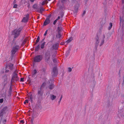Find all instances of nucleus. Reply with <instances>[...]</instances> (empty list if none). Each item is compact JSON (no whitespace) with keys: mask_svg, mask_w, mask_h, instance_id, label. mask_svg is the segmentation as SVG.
Instances as JSON below:
<instances>
[{"mask_svg":"<svg viewBox=\"0 0 124 124\" xmlns=\"http://www.w3.org/2000/svg\"><path fill=\"white\" fill-rule=\"evenodd\" d=\"M105 37V35L103 34L102 36V38L101 39L98 35H97L96 37L95 38V47L96 49H97V46L98 45L101 46L103 44Z\"/></svg>","mask_w":124,"mask_h":124,"instance_id":"obj_1","label":"nucleus"},{"mask_svg":"<svg viewBox=\"0 0 124 124\" xmlns=\"http://www.w3.org/2000/svg\"><path fill=\"white\" fill-rule=\"evenodd\" d=\"M19 80V78L18 77L16 70L13 73L12 76V78L11 80V83L15 82Z\"/></svg>","mask_w":124,"mask_h":124,"instance_id":"obj_2","label":"nucleus"},{"mask_svg":"<svg viewBox=\"0 0 124 124\" xmlns=\"http://www.w3.org/2000/svg\"><path fill=\"white\" fill-rule=\"evenodd\" d=\"M22 29V28L20 27L18 29H15L12 33V34L14 35V38H16L19 36Z\"/></svg>","mask_w":124,"mask_h":124,"instance_id":"obj_3","label":"nucleus"},{"mask_svg":"<svg viewBox=\"0 0 124 124\" xmlns=\"http://www.w3.org/2000/svg\"><path fill=\"white\" fill-rule=\"evenodd\" d=\"M19 48V46L17 45H14L13 47L12 50L11 51V55L12 56L15 54Z\"/></svg>","mask_w":124,"mask_h":124,"instance_id":"obj_4","label":"nucleus"},{"mask_svg":"<svg viewBox=\"0 0 124 124\" xmlns=\"http://www.w3.org/2000/svg\"><path fill=\"white\" fill-rule=\"evenodd\" d=\"M50 56V52L48 50L45 53V58L46 62H47L49 60Z\"/></svg>","mask_w":124,"mask_h":124,"instance_id":"obj_5","label":"nucleus"},{"mask_svg":"<svg viewBox=\"0 0 124 124\" xmlns=\"http://www.w3.org/2000/svg\"><path fill=\"white\" fill-rule=\"evenodd\" d=\"M44 90L43 89L40 88L38 91L37 95L38 96V98L39 99L40 98H42L44 93Z\"/></svg>","mask_w":124,"mask_h":124,"instance_id":"obj_6","label":"nucleus"},{"mask_svg":"<svg viewBox=\"0 0 124 124\" xmlns=\"http://www.w3.org/2000/svg\"><path fill=\"white\" fill-rule=\"evenodd\" d=\"M42 59V56L41 55H37L34 59V61L35 62H39Z\"/></svg>","mask_w":124,"mask_h":124,"instance_id":"obj_7","label":"nucleus"},{"mask_svg":"<svg viewBox=\"0 0 124 124\" xmlns=\"http://www.w3.org/2000/svg\"><path fill=\"white\" fill-rule=\"evenodd\" d=\"M51 74L53 77L56 76L57 75L58 71L57 70L56 67H54Z\"/></svg>","mask_w":124,"mask_h":124,"instance_id":"obj_8","label":"nucleus"},{"mask_svg":"<svg viewBox=\"0 0 124 124\" xmlns=\"http://www.w3.org/2000/svg\"><path fill=\"white\" fill-rule=\"evenodd\" d=\"M8 111V107L6 106L4 107L1 110V112L0 113V116H2L4 113H6Z\"/></svg>","mask_w":124,"mask_h":124,"instance_id":"obj_9","label":"nucleus"},{"mask_svg":"<svg viewBox=\"0 0 124 124\" xmlns=\"http://www.w3.org/2000/svg\"><path fill=\"white\" fill-rule=\"evenodd\" d=\"M51 16V15H50L47 16V18L46 19L43 25L44 26H46L50 23V18Z\"/></svg>","mask_w":124,"mask_h":124,"instance_id":"obj_10","label":"nucleus"},{"mask_svg":"<svg viewBox=\"0 0 124 124\" xmlns=\"http://www.w3.org/2000/svg\"><path fill=\"white\" fill-rule=\"evenodd\" d=\"M29 15L28 14H27L26 15H25V17H24L22 20V22L24 23H25L28 21L29 18Z\"/></svg>","mask_w":124,"mask_h":124,"instance_id":"obj_11","label":"nucleus"},{"mask_svg":"<svg viewBox=\"0 0 124 124\" xmlns=\"http://www.w3.org/2000/svg\"><path fill=\"white\" fill-rule=\"evenodd\" d=\"M58 47V43H56L55 44L53 45L52 46V50H57Z\"/></svg>","mask_w":124,"mask_h":124,"instance_id":"obj_12","label":"nucleus"},{"mask_svg":"<svg viewBox=\"0 0 124 124\" xmlns=\"http://www.w3.org/2000/svg\"><path fill=\"white\" fill-rule=\"evenodd\" d=\"M54 87V85L52 83L49 84V85L48 86L50 90L53 89Z\"/></svg>","mask_w":124,"mask_h":124,"instance_id":"obj_13","label":"nucleus"},{"mask_svg":"<svg viewBox=\"0 0 124 124\" xmlns=\"http://www.w3.org/2000/svg\"><path fill=\"white\" fill-rule=\"evenodd\" d=\"M13 65L12 64H10L8 66V68L10 70H13Z\"/></svg>","mask_w":124,"mask_h":124,"instance_id":"obj_14","label":"nucleus"},{"mask_svg":"<svg viewBox=\"0 0 124 124\" xmlns=\"http://www.w3.org/2000/svg\"><path fill=\"white\" fill-rule=\"evenodd\" d=\"M105 22L106 21L105 19H102L100 22V23L101 25H103L105 24Z\"/></svg>","mask_w":124,"mask_h":124,"instance_id":"obj_15","label":"nucleus"},{"mask_svg":"<svg viewBox=\"0 0 124 124\" xmlns=\"http://www.w3.org/2000/svg\"><path fill=\"white\" fill-rule=\"evenodd\" d=\"M50 98L52 100H53L56 98V97L53 95H51Z\"/></svg>","mask_w":124,"mask_h":124,"instance_id":"obj_16","label":"nucleus"},{"mask_svg":"<svg viewBox=\"0 0 124 124\" xmlns=\"http://www.w3.org/2000/svg\"><path fill=\"white\" fill-rule=\"evenodd\" d=\"M46 67H43L42 68L41 70V71H42L44 73H45L46 72Z\"/></svg>","mask_w":124,"mask_h":124,"instance_id":"obj_17","label":"nucleus"},{"mask_svg":"<svg viewBox=\"0 0 124 124\" xmlns=\"http://www.w3.org/2000/svg\"><path fill=\"white\" fill-rule=\"evenodd\" d=\"M6 91L4 93V96H5L6 98H7V99H8L11 96V95H10L9 94H8V95L7 96V97H6Z\"/></svg>","mask_w":124,"mask_h":124,"instance_id":"obj_18","label":"nucleus"},{"mask_svg":"<svg viewBox=\"0 0 124 124\" xmlns=\"http://www.w3.org/2000/svg\"><path fill=\"white\" fill-rule=\"evenodd\" d=\"M40 47V46L39 45H38L37 46L35 47V51L36 52L37 51H38Z\"/></svg>","mask_w":124,"mask_h":124,"instance_id":"obj_19","label":"nucleus"},{"mask_svg":"<svg viewBox=\"0 0 124 124\" xmlns=\"http://www.w3.org/2000/svg\"><path fill=\"white\" fill-rule=\"evenodd\" d=\"M46 42H44L41 44L40 46L41 49H43L44 47V46L45 45Z\"/></svg>","mask_w":124,"mask_h":124,"instance_id":"obj_20","label":"nucleus"},{"mask_svg":"<svg viewBox=\"0 0 124 124\" xmlns=\"http://www.w3.org/2000/svg\"><path fill=\"white\" fill-rule=\"evenodd\" d=\"M8 82V81L6 80H5L3 82V84L4 87H5Z\"/></svg>","mask_w":124,"mask_h":124,"instance_id":"obj_21","label":"nucleus"},{"mask_svg":"<svg viewBox=\"0 0 124 124\" xmlns=\"http://www.w3.org/2000/svg\"><path fill=\"white\" fill-rule=\"evenodd\" d=\"M46 85V83H43L41 86L40 88L42 89H43L44 87H45Z\"/></svg>","mask_w":124,"mask_h":124,"instance_id":"obj_22","label":"nucleus"},{"mask_svg":"<svg viewBox=\"0 0 124 124\" xmlns=\"http://www.w3.org/2000/svg\"><path fill=\"white\" fill-rule=\"evenodd\" d=\"M39 39H40L39 37V36H38L37 37V39L36 40V42L35 43V45H36V44H37L39 42Z\"/></svg>","mask_w":124,"mask_h":124,"instance_id":"obj_23","label":"nucleus"},{"mask_svg":"<svg viewBox=\"0 0 124 124\" xmlns=\"http://www.w3.org/2000/svg\"><path fill=\"white\" fill-rule=\"evenodd\" d=\"M48 2L47 1V0H46L43 1L42 3V5H44L45 4L47 3Z\"/></svg>","mask_w":124,"mask_h":124,"instance_id":"obj_24","label":"nucleus"},{"mask_svg":"<svg viewBox=\"0 0 124 124\" xmlns=\"http://www.w3.org/2000/svg\"><path fill=\"white\" fill-rule=\"evenodd\" d=\"M72 40V39L71 38H70L69 39H68L66 41V43H67V44H68L70 42H71Z\"/></svg>","mask_w":124,"mask_h":124,"instance_id":"obj_25","label":"nucleus"},{"mask_svg":"<svg viewBox=\"0 0 124 124\" xmlns=\"http://www.w3.org/2000/svg\"><path fill=\"white\" fill-rule=\"evenodd\" d=\"M109 25L110 26L108 27V30H110L112 27V23H109Z\"/></svg>","mask_w":124,"mask_h":124,"instance_id":"obj_26","label":"nucleus"},{"mask_svg":"<svg viewBox=\"0 0 124 124\" xmlns=\"http://www.w3.org/2000/svg\"><path fill=\"white\" fill-rule=\"evenodd\" d=\"M120 23H122L123 25L124 24V20L123 19H122L121 17H120Z\"/></svg>","mask_w":124,"mask_h":124,"instance_id":"obj_27","label":"nucleus"},{"mask_svg":"<svg viewBox=\"0 0 124 124\" xmlns=\"http://www.w3.org/2000/svg\"><path fill=\"white\" fill-rule=\"evenodd\" d=\"M37 73V71L36 69L34 70L32 72V74L33 75H34Z\"/></svg>","mask_w":124,"mask_h":124,"instance_id":"obj_28","label":"nucleus"},{"mask_svg":"<svg viewBox=\"0 0 124 124\" xmlns=\"http://www.w3.org/2000/svg\"><path fill=\"white\" fill-rule=\"evenodd\" d=\"M54 36H53L52 39V40H51L49 42H48L47 44H48L49 43V42H51L52 43H53V42L54 41Z\"/></svg>","mask_w":124,"mask_h":124,"instance_id":"obj_29","label":"nucleus"},{"mask_svg":"<svg viewBox=\"0 0 124 124\" xmlns=\"http://www.w3.org/2000/svg\"><path fill=\"white\" fill-rule=\"evenodd\" d=\"M37 5L36 4H35L33 6L32 8L34 9H37Z\"/></svg>","mask_w":124,"mask_h":124,"instance_id":"obj_30","label":"nucleus"},{"mask_svg":"<svg viewBox=\"0 0 124 124\" xmlns=\"http://www.w3.org/2000/svg\"><path fill=\"white\" fill-rule=\"evenodd\" d=\"M62 97H63V96H62V95L61 96V97L60 98V100H59V101H58V103H59V104H60V103L62 98Z\"/></svg>","mask_w":124,"mask_h":124,"instance_id":"obj_31","label":"nucleus"},{"mask_svg":"<svg viewBox=\"0 0 124 124\" xmlns=\"http://www.w3.org/2000/svg\"><path fill=\"white\" fill-rule=\"evenodd\" d=\"M62 35L61 34H58L56 35V36L57 37H58V38H60L62 36Z\"/></svg>","mask_w":124,"mask_h":124,"instance_id":"obj_32","label":"nucleus"},{"mask_svg":"<svg viewBox=\"0 0 124 124\" xmlns=\"http://www.w3.org/2000/svg\"><path fill=\"white\" fill-rule=\"evenodd\" d=\"M30 95L29 96L30 97V99H33V96L32 94H30Z\"/></svg>","mask_w":124,"mask_h":124,"instance_id":"obj_33","label":"nucleus"},{"mask_svg":"<svg viewBox=\"0 0 124 124\" xmlns=\"http://www.w3.org/2000/svg\"><path fill=\"white\" fill-rule=\"evenodd\" d=\"M68 71L70 72H71L72 70V69L70 67H69L68 68Z\"/></svg>","mask_w":124,"mask_h":124,"instance_id":"obj_34","label":"nucleus"},{"mask_svg":"<svg viewBox=\"0 0 124 124\" xmlns=\"http://www.w3.org/2000/svg\"><path fill=\"white\" fill-rule=\"evenodd\" d=\"M45 10V9H44L42 7H41L40 8V11H43Z\"/></svg>","mask_w":124,"mask_h":124,"instance_id":"obj_35","label":"nucleus"},{"mask_svg":"<svg viewBox=\"0 0 124 124\" xmlns=\"http://www.w3.org/2000/svg\"><path fill=\"white\" fill-rule=\"evenodd\" d=\"M62 28H60L59 27H58L57 28V29L58 30V31H61L62 30Z\"/></svg>","mask_w":124,"mask_h":124,"instance_id":"obj_36","label":"nucleus"},{"mask_svg":"<svg viewBox=\"0 0 124 124\" xmlns=\"http://www.w3.org/2000/svg\"><path fill=\"white\" fill-rule=\"evenodd\" d=\"M26 39H24L23 42L22 44L23 45H24L26 43Z\"/></svg>","mask_w":124,"mask_h":124,"instance_id":"obj_37","label":"nucleus"},{"mask_svg":"<svg viewBox=\"0 0 124 124\" xmlns=\"http://www.w3.org/2000/svg\"><path fill=\"white\" fill-rule=\"evenodd\" d=\"M48 30H47L45 32V33L44 34V36H46V34L47 33Z\"/></svg>","mask_w":124,"mask_h":124,"instance_id":"obj_38","label":"nucleus"},{"mask_svg":"<svg viewBox=\"0 0 124 124\" xmlns=\"http://www.w3.org/2000/svg\"><path fill=\"white\" fill-rule=\"evenodd\" d=\"M17 4H15L13 6L14 8H16L17 7Z\"/></svg>","mask_w":124,"mask_h":124,"instance_id":"obj_39","label":"nucleus"},{"mask_svg":"<svg viewBox=\"0 0 124 124\" xmlns=\"http://www.w3.org/2000/svg\"><path fill=\"white\" fill-rule=\"evenodd\" d=\"M28 100H26L24 102V104H26V103H28Z\"/></svg>","mask_w":124,"mask_h":124,"instance_id":"obj_40","label":"nucleus"},{"mask_svg":"<svg viewBox=\"0 0 124 124\" xmlns=\"http://www.w3.org/2000/svg\"><path fill=\"white\" fill-rule=\"evenodd\" d=\"M52 59H53V61L54 62H56V59L55 58H52Z\"/></svg>","mask_w":124,"mask_h":124,"instance_id":"obj_41","label":"nucleus"},{"mask_svg":"<svg viewBox=\"0 0 124 124\" xmlns=\"http://www.w3.org/2000/svg\"><path fill=\"white\" fill-rule=\"evenodd\" d=\"M61 2L62 3H64L66 2V0H61Z\"/></svg>","mask_w":124,"mask_h":124,"instance_id":"obj_42","label":"nucleus"},{"mask_svg":"<svg viewBox=\"0 0 124 124\" xmlns=\"http://www.w3.org/2000/svg\"><path fill=\"white\" fill-rule=\"evenodd\" d=\"M3 99H0V103H2L3 102Z\"/></svg>","mask_w":124,"mask_h":124,"instance_id":"obj_43","label":"nucleus"},{"mask_svg":"<svg viewBox=\"0 0 124 124\" xmlns=\"http://www.w3.org/2000/svg\"><path fill=\"white\" fill-rule=\"evenodd\" d=\"M57 21L56 20V19L55 20H54L53 22V24L54 25H55Z\"/></svg>","mask_w":124,"mask_h":124,"instance_id":"obj_44","label":"nucleus"},{"mask_svg":"<svg viewBox=\"0 0 124 124\" xmlns=\"http://www.w3.org/2000/svg\"><path fill=\"white\" fill-rule=\"evenodd\" d=\"M24 78H21L20 79V81L22 82L24 81Z\"/></svg>","mask_w":124,"mask_h":124,"instance_id":"obj_45","label":"nucleus"},{"mask_svg":"<svg viewBox=\"0 0 124 124\" xmlns=\"http://www.w3.org/2000/svg\"><path fill=\"white\" fill-rule=\"evenodd\" d=\"M12 88L11 86H10V88H9V91H12Z\"/></svg>","mask_w":124,"mask_h":124,"instance_id":"obj_46","label":"nucleus"},{"mask_svg":"<svg viewBox=\"0 0 124 124\" xmlns=\"http://www.w3.org/2000/svg\"><path fill=\"white\" fill-rule=\"evenodd\" d=\"M11 91H9L8 94H9L10 95H11Z\"/></svg>","mask_w":124,"mask_h":124,"instance_id":"obj_47","label":"nucleus"},{"mask_svg":"<svg viewBox=\"0 0 124 124\" xmlns=\"http://www.w3.org/2000/svg\"><path fill=\"white\" fill-rule=\"evenodd\" d=\"M20 123L23 124L24 123V122L23 120H21L20 121Z\"/></svg>","mask_w":124,"mask_h":124,"instance_id":"obj_48","label":"nucleus"},{"mask_svg":"<svg viewBox=\"0 0 124 124\" xmlns=\"http://www.w3.org/2000/svg\"><path fill=\"white\" fill-rule=\"evenodd\" d=\"M9 70H6L5 71V72L6 73H7L9 72Z\"/></svg>","mask_w":124,"mask_h":124,"instance_id":"obj_49","label":"nucleus"},{"mask_svg":"<svg viewBox=\"0 0 124 124\" xmlns=\"http://www.w3.org/2000/svg\"><path fill=\"white\" fill-rule=\"evenodd\" d=\"M85 13H86V11H84L83 13L82 14L83 16L85 14Z\"/></svg>","mask_w":124,"mask_h":124,"instance_id":"obj_50","label":"nucleus"},{"mask_svg":"<svg viewBox=\"0 0 124 124\" xmlns=\"http://www.w3.org/2000/svg\"><path fill=\"white\" fill-rule=\"evenodd\" d=\"M6 122V120L5 119L3 121V123H5Z\"/></svg>","mask_w":124,"mask_h":124,"instance_id":"obj_51","label":"nucleus"},{"mask_svg":"<svg viewBox=\"0 0 124 124\" xmlns=\"http://www.w3.org/2000/svg\"><path fill=\"white\" fill-rule=\"evenodd\" d=\"M55 57V55H54V54H53V55H52V57L53 58H54V57Z\"/></svg>","mask_w":124,"mask_h":124,"instance_id":"obj_52","label":"nucleus"},{"mask_svg":"<svg viewBox=\"0 0 124 124\" xmlns=\"http://www.w3.org/2000/svg\"><path fill=\"white\" fill-rule=\"evenodd\" d=\"M60 18V17L59 16L56 19V20L58 21L59 19Z\"/></svg>","mask_w":124,"mask_h":124,"instance_id":"obj_53","label":"nucleus"},{"mask_svg":"<svg viewBox=\"0 0 124 124\" xmlns=\"http://www.w3.org/2000/svg\"><path fill=\"white\" fill-rule=\"evenodd\" d=\"M122 2L123 3H124V0H122ZM123 10H124V6H123Z\"/></svg>","mask_w":124,"mask_h":124,"instance_id":"obj_54","label":"nucleus"},{"mask_svg":"<svg viewBox=\"0 0 124 124\" xmlns=\"http://www.w3.org/2000/svg\"><path fill=\"white\" fill-rule=\"evenodd\" d=\"M31 100V103H32L33 102V99H30Z\"/></svg>","mask_w":124,"mask_h":124,"instance_id":"obj_55","label":"nucleus"},{"mask_svg":"<svg viewBox=\"0 0 124 124\" xmlns=\"http://www.w3.org/2000/svg\"><path fill=\"white\" fill-rule=\"evenodd\" d=\"M38 12L41 14H42V11H38Z\"/></svg>","mask_w":124,"mask_h":124,"instance_id":"obj_56","label":"nucleus"},{"mask_svg":"<svg viewBox=\"0 0 124 124\" xmlns=\"http://www.w3.org/2000/svg\"><path fill=\"white\" fill-rule=\"evenodd\" d=\"M58 34H61V31H58Z\"/></svg>","mask_w":124,"mask_h":124,"instance_id":"obj_57","label":"nucleus"},{"mask_svg":"<svg viewBox=\"0 0 124 124\" xmlns=\"http://www.w3.org/2000/svg\"><path fill=\"white\" fill-rule=\"evenodd\" d=\"M35 0H30V1L31 2H33Z\"/></svg>","mask_w":124,"mask_h":124,"instance_id":"obj_58","label":"nucleus"},{"mask_svg":"<svg viewBox=\"0 0 124 124\" xmlns=\"http://www.w3.org/2000/svg\"><path fill=\"white\" fill-rule=\"evenodd\" d=\"M88 0H85V3H86L87 2V1Z\"/></svg>","mask_w":124,"mask_h":124,"instance_id":"obj_59","label":"nucleus"},{"mask_svg":"<svg viewBox=\"0 0 124 124\" xmlns=\"http://www.w3.org/2000/svg\"><path fill=\"white\" fill-rule=\"evenodd\" d=\"M63 15L62 14V15L61 16V17H63Z\"/></svg>","mask_w":124,"mask_h":124,"instance_id":"obj_60","label":"nucleus"},{"mask_svg":"<svg viewBox=\"0 0 124 124\" xmlns=\"http://www.w3.org/2000/svg\"><path fill=\"white\" fill-rule=\"evenodd\" d=\"M15 1H16V0H14V1H13V3H16Z\"/></svg>","mask_w":124,"mask_h":124,"instance_id":"obj_61","label":"nucleus"},{"mask_svg":"<svg viewBox=\"0 0 124 124\" xmlns=\"http://www.w3.org/2000/svg\"><path fill=\"white\" fill-rule=\"evenodd\" d=\"M63 43L62 42V43H61V45H63Z\"/></svg>","mask_w":124,"mask_h":124,"instance_id":"obj_62","label":"nucleus"},{"mask_svg":"<svg viewBox=\"0 0 124 124\" xmlns=\"http://www.w3.org/2000/svg\"><path fill=\"white\" fill-rule=\"evenodd\" d=\"M39 18V16H38V18Z\"/></svg>","mask_w":124,"mask_h":124,"instance_id":"obj_63","label":"nucleus"},{"mask_svg":"<svg viewBox=\"0 0 124 124\" xmlns=\"http://www.w3.org/2000/svg\"><path fill=\"white\" fill-rule=\"evenodd\" d=\"M44 39H43V40H44Z\"/></svg>","mask_w":124,"mask_h":124,"instance_id":"obj_64","label":"nucleus"}]
</instances>
